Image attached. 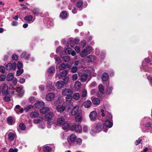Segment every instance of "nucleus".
Returning a JSON list of instances; mask_svg holds the SVG:
<instances>
[{
  "mask_svg": "<svg viewBox=\"0 0 152 152\" xmlns=\"http://www.w3.org/2000/svg\"><path fill=\"white\" fill-rule=\"evenodd\" d=\"M69 80V77H66L63 79V80L57 81L56 84V86L58 89H60L63 88L65 84L67 83Z\"/></svg>",
  "mask_w": 152,
  "mask_h": 152,
  "instance_id": "1",
  "label": "nucleus"
},
{
  "mask_svg": "<svg viewBox=\"0 0 152 152\" xmlns=\"http://www.w3.org/2000/svg\"><path fill=\"white\" fill-rule=\"evenodd\" d=\"M92 51V48L90 46H87L86 48L83 50L80 53L81 57H84L86 55L90 54Z\"/></svg>",
  "mask_w": 152,
  "mask_h": 152,
  "instance_id": "2",
  "label": "nucleus"
},
{
  "mask_svg": "<svg viewBox=\"0 0 152 152\" xmlns=\"http://www.w3.org/2000/svg\"><path fill=\"white\" fill-rule=\"evenodd\" d=\"M70 129L72 130H75L77 132L80 133L82 131V128L80 125H76L74 124L70 125Z\"/></svg>",
  "mask_w": 152,
  "mask_h": 152,
  "instance_id": "3",
  "label": "nucleus"
},
{
  "mask_svg": "<svg viewBox=\"0 0 152 152\" xmlns=\"http://www.w3.org/2000/svg\"><path fill=\"white\" fill-rule=\"evenodd\" d=\"M17 67V64L15 62L12 63L10 62L8 63L6 65V69L7 70H15Z\"/></svg>",
  "mask_w": 152,
  "mask_h": 152,
  "instance_id": "4",
  "label": "nucleus"
},
{
  "mask_svg": "<svg viewBox=\"0 0 152 152\" xmlns=\"http://www.w3.org/2000/svg\"><path fill=\"white\" fill-rule=\"evenodd\" d=\"M73 94V90L69 88L64 89L62 91V94L63 96H64L69 95H72Z\"/></svg>",
  "mask_w": 152,
  "mask_h": 152,
  "instance_id": "5",
  "label": "nucleus"
},
{
  "mask_svg": "<svg viewBox=\"0 0 152 152\" xmlns=\"http://www.w3.org/2000/svg\"><path fill=\"white\" fill-rule=\"evenodd\" d=\"M80 112L81 111L80 110H79V106L76 105L73 107L71 111V113L72 115L74 116L76 114H78L79 112Z\"/></svg>",
  "mask_w": 152,
  "mask_h": 152,
  "instance_id": "6",
  "label": "nucleus"
},
{
  "mask_svg": "<svg viewBox=\"0 0 152 152\" xmlns=\"http://www.w3.org/2000/svg\"><path fill=\"white\" fill-rule=\"evenodd\" d=\"M88 75L87 74H83L81 75L80 76V81L82 83H84L88 80H89L88 79Z\"/></svg>",
  "mask_w": 152,
  "mask_h": 152,
  "instance_id": "7",
  "label": "nucleus"
},
{
  "mask_svg": "<svg viewBox=\"0 0 152 152\" xmlns=\"http://www.w3.org/2000/svg\"><path fill=\"white\" fill-rule=\"evenodd\" d=\"M77 139V137L74 134H72L69 137V138H68L67 140L68 142L70 143L74 142Z\"/></svg>",
  "mask_w": 152,
  "mask_h": 152,
  "instance_id": "8",
  "label": "nucleus"
},
{
  "mask_svg": "<svg viewBox=\"0 0 152 152\" xmlns=\"http://www.w3.org/2000/svg\"><path fill=\"white\" fill-rule=\"evenodd\" d=\"M71 66L68 64L62 63L59 65L58 66V69L59 70H62L67 68L70 69Z\"/></svg>",
  "mask_w": 152,
  "mask_h": 152,
  "instance_id": "9",
  "label": "nucleus"
},
{
  "mask_svg": "<svg viewBox=\"0 0 152 152\" xmlns=\"http://www.w3.org/2000/svg\"><path fill=\"white\" fill-rule=\"evenodd\" d=\"M96 116L97 113L94 111L91 112L89 114V117L91 120L92 121L96 120Z\"/></svg>",
  "mask_w": 152,
  "mask_h": 152,
  "instance_id": "10",
  "label": "nucleus"
},
{
  "mask_svg": "<svg viewBox=\"0 0 152 152\" xmlns=\"http://www.w3.org/2000/svg\"><path fill=\"white\" fill-rule=\"evenodd\" d=\"M2 93L4 95H7L8 94V87L6 84H4L2 88Z\"/></svg>",
  "mask_w": 152,
  "mask_h": 152,
  "instance_id": "11",
  "label": "nucleus"
},
{
  "mask_svg": "<svg viewBox=\"0 0 152 152\" xmlns=\"http://www.w3.org/2000/svg\"><path fill=\"white\" fill-rule=\"evenodd\" d=\"M56 109L58 112L61 113L66 109V107L63 105H58L56 106Z\"/></svg>",
  "mask_w": 152,
  "mask_h": 152,
  "instance_id": "12",
  "label": "nucleus"
},
{
  "mask_svg": "<svg viewBox=\"0 0 152 152\" xmlns=\"http://www.w3.org/2000/svg\"><path fill=\"white\" fill-rule=\"evenodd\" d=\"M55 97V95L53 93H49L46 96V99L48 101L52 100Z\"/></svg>",
  "mask_w": 152,
  "mask_h": 152,
  "instance_id": "13",
  "label": "nucleus"
},
{
  "mask_svg": "<svg viewBox=\"0 0 152 152\" xmlns=\"http://www.w3.org/2000/svg\"><path fill=\"white\" fill-rule=\"evenodd\" d=\"M44 102L42 101L37 102L35 104V107L38 108L40 107H43L44 105Z\"/></svg>",
  "mask_w": 152,
  "mask_h": 152,
  "instance_id": "14",
  "label": "nucleus"
},
{
  "mask_svg": "<svg viewBox=\"0 0 152 152\" xmlns=\"http://www.w3.org/2000/svg\"><path fill=\"white\" fill-rule=\"evenodd\" d=\"M45 118L49 120L52 118L54 116V115L52 112H49L45 115Z\"/></svg>",
  "mask_w": 152,
  "mask_h": 152,
  "instance_id": "15",
  "label": "nucleus"
},
{
  "mask_svg": "<svg viewBox=\"0 0 152 152\" xmlns=\"http://www.w3.org/2000/svg\"><path fill=\"white\" fill-rule=\"evenodd\" d=\"M16 91L18 92V94L20 96H21L24 94V91L20 87H18L16 88Z\"/></svg>",
  "mask_w": 152,
  "mask_h": 152,
  "instance_id": "16",
  "label": "nucleus"
},
{
  "mask_svg": "<svg viewBox=\"0 0 152 152\" xmlns=\"http://www.w3.org/2000/svg\"><path fill=\"white\" fill-rule=\"evenodd\" d=\"M82 85V83L79 81H76L74 84V86L75 88L77 90H79L81 88Z\"/></svg>",
  "mask_w": 152,
  "mask_h": 152,
  "instance_id": "17",
  "label": "nucleus"
},
{
  "mask_svg": "<svg viewBox=\"0 0 152 152\" xmlns=\"http://www.w3.org/2000/svg\"><path fill=\"white\" fill-rule=\"evenodd\" d=\"M50 109L48 107H44L40 110V113L41 114H44L48 112Z\"/></svg>",
  "mask_w": 152,
  "mask_h": 152,
  "instance_id": "18",
  "label": "nucleus"
},
{
  "mask_svg": "<svg viewBox=\"0 0 152 152\" xmlns=\"http://www.w3.org/2000/svg\"><path fill=\"white\" fill-rule=\"evenodd\" d=\"M91 104V102L89 100H87L85 101L83 103L84 107L86 108H89L90 107Z\"/></svg>",
  "mask_w": 152,
  "mask_h": 152,
  "instance_id": "19",
  "label": "nucleus"
},
{
  "mask_svg": "<svg viewBox=\"0 0 152 152\" xmlns=\"http://www.w3.org/2000/svg\"><path fill=\"white\" fill-rule=\"evenodd\" d=\"M86 61L89 63L93 62L94 60V57L92 55H89L86 58Z\"/></svg>",
  "mask_w": 152,
  "mask_h": 152,
  "instance_id": "20",
  "label": "nucleus"
},
{
  "mask_svg": "<svg viewBox=\"0 0 152 152\" xmlns=\"http://www.w3.org/2000/svg\"><path fill=\"white\" fill-rule=\"evenodd\" d=\"M109 78V75L106 73H103L102 76V81H107Z\"/></svg>",
  "mask_w": 152,
  "mask_h": 152,
  "instance_id": "21",
  "label": "nucleus"
},
{
  "mask_svg": "<svg viewBox=\"0 0 152 152\" xmlns=\"http://www.w3.org/2000/svg\"><path fill=\"white\" fill-rule=\"evenodd\" d=\"M104 125L101 123L98 124L96 126V129L98 131H101L104 128Z\"/></svg>",
  "mask_w": 152,
  "mask_h": 152,
  "instance_id": "22",
  "label": "nucleus"
},
{
  "mask_svg": "<svg viewBox=\"0 0 152 152\" xmlns=\"http://www.w3.org/2000/svg\"><path fill=\"white\" fill-rule=\"evenodd\" d=\"M39 113L36 111H34L31 113L30 115V116L32 118H36L39 116Z\"/></svg>",
  "mask_w": 152,
  "mask_h": 152,
  "instance_id": "23",
  "label": "nucleus"
},
{
  "mask_svg": "<svg viewBox=\"0 0 152 152\" xmlns=\"http://www.w3.org/2000/svg\"><path fill=\"white\" fill-rule=\"evenodd\" d=\"M13 74L12 73H11L7 75L6 79L7 81H11L13 79Z\"/></svg>",
  "mask_w": 152,
  "mask_h": 152,
  "instance_id": "24",
  "label": "nucleus"
},
{
  "mask_svg": "<svg viewBox=\"0 0 152 152\" xmlns=\"http://www.w3.org/2000/svg\"><path fill=\"white\" fill-rule=\"evenodd\" d=\"M92 102L94 105H97L100 103V100L99 98H94L92 99Z\"/></svg>",
  "mask_w": 152,
  "mask_h": 152,
  "instance_id": "25",
  "label": "nucleus"
},
{
  "mask_svg": "<svg viewBox=\"0 0 152 152\" xmlns=\"http://www.w3.org/2000/svg\"><path fill=\"white\" fill-rule=\"evenodd\" d=\"M57 122L59 124L62 125L65 123L66 121L64 118H61L58 119Z\"/></svg>",
  "mask_w": 152,
  "mask_h": 152,
  "instance_id": "26",
  "label": "nucleus"
},
{
  "mask_svg": "<svg viewBox=\"0 0 152 152\" xmlns=\"http://www.w3.org/2000/svg\"><path fill=\"white\" fill-rule=\"evenodd\" d=\"M106 126H107L109 127H111L113 125L112 122L110 121L107 120H106L104 124H103Z\"/></svg>",
  "mask_w": 152,
  "mask_h": 152,
  "instance_id": "27",
  "label": "nucleus"
},
{
  "mask_svg": "<svg viewBox=\"0 0 152 152\" xmlns=\"http://www.w3.org/2000/svg\"><path fill=\"white\" fill-rule=\"evenodd\" d=\"M15 138V135L12 132H10L8 134V139L10 140H13Z\"/></svg>",
  "mask_w": 152,
  "mask_h": 152,
  "instance_id": "28",
  "label": "nucleus"
},
{
  "mask_svg": "<svg viewBox=\"0 0 152 152\" xmlns=\"http://www.w3.org/2000/svg\"><path fill=\"white\" fill-rule=\"evenodd\" d=\"M77 114V115L75 117V120L79 122L82 119L81 112H79L78 114Z\"/></svg>",
  "mask_w": 152,
  "mask_h": 152,
  "instance_id": "29",
  "label": "nucleus"
},
{
  "mask_svg": "<svg viewBox=\"0 0 152 152\" xmlns=\"http://www.w3.org/2000/svg\"><path fill=\"white\" fill-rule=\"evenodd\" d=\"M60 17L62 19H65L67 18V13L65 11H62L60 14Z\"/></svg>",
  "mask_w": 152,
  "mask_h": 152,
  "instance_id": "30",
  "label": "nucleus"
},
{
  "mask_svg": "<svg viewBox=\"0 0 152 152\" xmlns=\"http://www.w3.org/2000/svg\"><path fill=\"white\" fill-rule=\"evenodd\" d=\"M62 126L63 129L64 130H68L70 129V125H69V124L66 121Z\"/></svg>",
  "mask_w": 152,
  "mask_h": 152,
  "instance_id": "31",
  "label": "nucleus"
},
{
  "mask_svg": "<svg viewBox=\"0 0 152 152\" xmlns=\"http://www.w3.org/2000/svg\"><path fill=\"white\" fill-rule=\"evenodd\" d=\"M52 150V148L48 146H45L43 148L44 152H50Z\"/></svg>",
  "mask_w": 152,
  "mask_h": 152,
  "instance_id": "32",
  "label": "nucleus"
},
{
  "mask_svg": "<svg viewBox=\"0 0 152 152\" xmlns=\"http://www.w3.org/2000/svg\"><path fill=\"white\" fill-rule=\"evenodd\" d=\"M72 97L75 99L78 100L80 98V94L78 93H75L73 95Z\"/></svg>",
  "mask_w": 152,
  "mask_h": 152,
  "instance_id": "33",
  "label": "nucleus"
},
{
  "mask_svg": "<svg viewBox=\"0 0 152 152\" xmlns=\"http://www.w3.org/2000/svg\"><path fill=\"white\" fill-rule=\"evenodd\" d=\"M19 126L20 129L22 131L25 130L26 128L25 125L23 123H20L19 124Z\"/></svg>",
  "mask_w": 152,
  "mask_h": 152,
  "instance_id": "34",
  "label": "nucleus"
},
{
  "mask_svg": "<svg viewBox=\"0 0 152 152\" xmlns=\"http://www.w3.org/2000/svg\"><path fill=\"white\" fill-rule=\"evenodd\" d=\"M33 17L31 15H28L25 18V20L27 21L31 22L32 20Z\"/></svg>",
  "mask_w": 152,
  "mask_h": 152,
  "instance_id": "35",
  "label": "nucleus"
},
{
  "mask_svg": "<svg viewBox=\"0 0 152 152\" xmlns=\"http://www.w3.org/2000/svg\"><path fill=\"white\" fill-rule=\"evenodd\" d=\"M55 71V67L53 66L50 67L48 70V72L49 74L53 73Z\"/></svg>",
  "mask_w": 152,
  "mask_h": 152,
  "instance_id": "36",
  "label": "nucleus"
},
{
  "mask_svg": "<svg viewBox=\"0 0 152 152\" xmlns=\"http://www.w3.org/2000/svg\"><path fill=\"white\" fill-rule=\"evenodd\" d=\"M98 88L99 91L102 94H104V88L102 84H100Z\"/></svg>",
  "mask_w": 152,
  "mask_h": 152,
  "instance_id": "37",
  "label": "nucleus"
},
{
  "mask_svg": "<svg viewBox=\"0 0 152 152\" xmlns=\"http://www.w3.org/2000/svg\"><path fill=\"white\" fill-rule=\"evenodd\" d=\"M87 91L85 89H83L81 91L82 97L83 98L85 97L87 95Z\"/></svg>",
  "mask_w": 152,
  "mask_h": 152,
  "instance_id": "38",
  "label": "nucleus"
},
{
  "mask_svg": "<svg viewBox=\"0 0 152 152\" xmlns=\"http://www.w3.org/2000/svg\"><path fill=\"white\" fill-rule=\"evenodd\" d=\"M18 70L17 72L16 76H19L21 75L23 72V70L21 68L18 69Z\"/></svg>",
  "mask_w": 152,
  "mask_h": 152,
  "instance_id": "39",
  "label": "nucleus"
},
{
  "mask_svg": "<svg viewBox=\"0 0 152 152\" xmlns=\"http://www.w3.org/2000/svg\"><path fill=\"white\" fill-rule=\"evenodd\" d=\"M63 60L65 62L69 61L70 59V57L68 56H63L62 58Z\"/></svg>",
  "mask_w": 152,
  "mask_h": 152,
  "instance_id": "40",
  "label": "nucleus"
},
{
  "mask_svg": "<svg viewBox=\"0 0 152 152\" xmlns=\"http://www.w3.org/2000/svg\"><path fill=\"white\" fill-rule=\"evenodd\" d=\"M113 90V88L112 87L108 86L107 89V93L108 94H110L111 93Z\"/></svg>",
  "mask_w": 152,
  "mask_h": 152,
  "instance_id": "41",
  "label": "nucleus"
},
{
  "mask_svg": "<svg viewBox=\"0 0 152 152\" xmlns=\"http://www.w3.org/2000/svg\"><path fill=\"white\" fill-rule=\"evenodd\" d=\"M42 121V118H39L38 119H34V123L36 124H38L40 123Z\"/></svg>",
  "mask_w": 152,
  "mask_h": 152,
  "instance_id": "42",
  "label": "nucleus"
},
{
  "mask_svg": "<svg viewBox=\"0 0 152 152\" xmlns=\"http://www.w3.org/2000/svg\"><path fill=\"white\" fill-rule=\"evenodd\" d=\"M7 120L8 123L9 124H10L11 125L12 124L13 120L12 117L10 116L8 118H7Z\"/></svg>",
  "mask_w": 152,
  "mask_h": 152,
  "instance_id": "43",
  "label": "nucleus"
},
{
  "mask_svg": "<svg viewBox=\"0 0 152 152\" xmlns=\"http://www.w3.org/2000/svg\"><path fill=\"white\" fill-rule=\"evenodd\" d=\"M68 73V72L66 70H64L60 74V76L61 77H65Z\"/></svg>",
  "mask_w": 152,
  "mask_h": 152,
  "instance_id": "44",
  "label": "nucleus"
},
{
  "mask_svg": "<svg viewBox=\"0 0 152 152\" xmlns=\"http://www.w3.org/2000/svg\"><path fill=\"white\" fill-rule=\"evenodd\" d=\"M83 4V2L82 1H80L77 2L76 4V6L78 8L81 7Z\"/></svg>",
  "mask_w": 152,
  "mask_h": 152,
  "instance_id": "45",
  "label": "nucleus"
},
{
  "mask_svg": "<svg viewBox=\"0 0 152 152\" xmlns=\"http://www.w3.org/2000/svg\"><path fill=\"white\" fill-rule=\"evenodd\" d=\"M66 100L67 101L69 102L70 101H72V95H66Z\"/></svg>",
  "mask_w": 152,
  "mask_h": 152,
  "instance_id": "46",
  "label": "nucleus"
},
{
  "mask_svg": "<svg viewBox=\"0 0 152 152\" xmlns=\"http://www.w3.org/2000/svg\"><path fill=\"white\" fill-rule=\"evenodd\" d=\"M47 87L48 89L53 90L54 89V87L53 85V84L51 83H49L47 86Z\"/></svg>",
  "mask_w": 152,
  "mask_h": 152,
  "instance_id": "47",
  "label": "nucleus"
},
{
  "mask_svg": "<svg viewBox=\"0 0 152 152\" xmlns=\"http://www.w3.org/2000/svg\"><path fill=\"white\" fill-rule=\"evenodd\" d=\"M72 49L71 48H67L65 50V53L66 54H71Z\"/></svg>",
  "mask_w": 152,
  "mask_h": 152,
  "instance_id": "48",
  "label": "nucleus"
},
{
  "mask_svg": "<svg viewBox=\"0 0 152 152\" xmlns=\"http://www.w3.org/2000/svg\"><path fill=\"white\" fill-rule=\"evenodd\" d=\"M72 78L73 80L75 81L77 80L78 78V75L77 74H74L73 75L72 77Z\"/></svg>",
  "mask_w": 152,
  "mask_h": 152,
  "instance_id": "49",
  "label": "nucleus"
},
{
  "mask_svg": "<svg viewBox=\"0 0 152 152\" xmlns=\"http://www.w3.org/2000/svg\"><path fill=\"white\" fill-rule=\"evenodd\" d=\"M5 67L3 66H0V72L2 73H5Z\"/></svg>",
  "mask_w": 152,
  "mask_h": 152,
  "instance_id": "50",
  "label": "nucleus"
},
{
  "mask_svg": "<svg viewBox=\"0 0 152 152\" xmlns=\"http://www.w3.org/2000/svg\"><path fill=\"white\" fill-rule=\"evenodd\" d=\"M54 58L58 64H59L61 62V60L59 57H55Z\"/></svg>",
  "mask_w": 152,
  "mask_h": 152,
  "instance_id": "51",
  "label": "nucleus"
},
{
  "mask_svg": "<svg viewBox=\"0 0 152 152\" xmlns=\"http://www.w3.org/2000/svg\"><path fill=\"white\" fill-rule=\"evenodd\" d=\"M3 99L5 101L9 102L10 100V97L5 96L4 97Z\"/></svg>",
  "mask_w": 152,
  "mask_h": 152,
  "instance_id": "52",
  "label": "nucleus"
},
{
  "mask_svg": "<svg viewBox=\"0 0 152 152\" xmlns=\"http://www.w3.org/2000/svg\"><path fill=\"white\" fill-rule=\"evenodd\" d=\"M23 66V64L21 62L19 61L18 63L17 67L18 69L21 68Z\"/></svg>",
  "mask_w": 152,
  "mask_h": 152,
  "instance_id": "53",
  "label": "nucleus"
},
{
  "mask_svg": "<svg viewBox=\"0 0 152 152\" xmlns=\"http://www.w3.org/2000/svg\"><path fill=\"white\" fill-rule=\"evenodd\" d=\"M33 13L35 14L38 15L39 13V11L38 9H34L32 11Z\"/></svg>",
  "mask_w": 152,
  "mask_h": 152,
  "instance_id": "54",
  "label": "nucleus"
},
{
  "mask_svg": "<svg viewBox=\"0 0 152 152\" xmlns=\"http://www.w3.org/2000/svg\"><path fill=\"white\" fill-rule=\"evenodd\" d=\"M33 108V106L31 105H30L28 106L26 108H25L24 109L25 110H26V111H27L30 109H31V108Z\"/></svg>",
  "mask_w": 152,
  "mask_h": 152,
  "instance_id": "55",
  "label": "nucleus"
},
{
  "mask_svg": "<svg viewBox=\"0 0 152 152\" xmlns=\"http://www.w3.org/2000/svg\"><path fill=\"white\" fill-rule=\"evenodd\" d=\"M77 70V67L76 66L73 67L71 69L72 72L73 73H75L76 72Z\"/></svg>",
  "mask_w": 152,
  "mask_h": 152,
  "instance_id": "56",
  "label": "nucleus"
},
{
  "mask_svg": "<svg viewBox=\"0 0 152 152\" xmlns=\"http://www.w3.org/2000/svg\"><path fill=\"white\" fill-rule=\"evenodd\" d=\"M82 141V140L80 138H78L76 141V143L78 145H80L81 144Z\"/></svg>",
  "mask_w": 152,
  "mask_h": 152,
  "instance_id": "57",
  "label": "nucleus"
},
{
  "mask_svg": "<svg viewBox=\"0 0 152 152\" xmlns=\"http://www.w3.org/2000/svg\"><path fill=\"white\" fill-rule=\"evenodd\" d=\"M86 44V42L84 40H83L81 42V45L82 46L83 48L85 46Z\"/></svg>",
  "mask_w": 152,
  "mask_h": 152,
  "instance_id": "58",
  "label": "nucleus"
},
{
  "mask_svg": "<svg viewBox=\"0 0 152 152\" xmlns=\"http://www.w3.org/2000/svg\"><path fill=\"white\" fill-rule=\"evenodd\" d=\"M5 76L3 75H0V81H3L5 79Z\"/></svg>",
  "mask_w": 152,
  "mask_h": 152,
  "instance_id": "59",
  "label": "nucleus"
},
{
  "mask_svg": "<svg viewBox=\"0 0 152 152\" xmlns=\"http://www.w3.org/2000/svg\"><path fill=\"white\" fill-rule=\"evenodd\" d=\"M12 58L14 60H17L18 59V56L15 54H14L12 55Z\"/></svg>",
  "mask_w": 152,
  "mask_h": 152,
  "instance_id": "60",
  "label": "nucleus"
},
{
  "mask_svg": "<svg viewBox=\"0 0 152 152\" xmlns=\"http://www.w3.org/2000/svg\"><path fill=\"white\" fill-rule=\"evenodd\" d=\"M107 119H110L112 118V115L110 113H107L106 115Z\"/></svg>",
  "mask_w": 152,
  "mask_h": 152,
  "instance_id": "61",
  "label": "nucleus"
},
{
  "mask_svg": "<svg viewBox=\"0 0 152 152\" xmlns=\"http://www.w3.org/2000/svg\"><path fill=\"white\" fill-rule=\"evenodd\" d=\"M70 45L71 47H73L75 46L74 41V40H70Z\"/></svg>",
  "mask_w": 152,
  "mask_h": 152,
  "instance_id": "62",
  "label": "nucleus"
},
{
  "mask_svg": "<svg viewBox=\"0 0 152 152\" xmlns=\"http://www.w3.org/2000/svg\"><path fill=\"white\" fill-rule=\"evenodd\" d=\"M29 101L31 103H33L35 101L34 98L33 97H31L29 99Z\"/></svg>",
  "mask_w": 152,
  "mask_h": 152,
  "instance_id": "63",
  "label": "nucleus"
},
{
  "mask_svg": "<svg viewBox=\"0 0 152 152\" xmlns=\"http://www.w3.org/2000/svg\"><path fill=\"white\" fill-rule=\"evenodd\" d=\"M25 80L23 78H22L20 79L19 80V82L20 83H23L25 82Z\"/></svg>",
  "mask_w": 152,
  "mask_h": 152,
  "instance_id": "64",
  "label": "nucleus"
}]
</instances>
